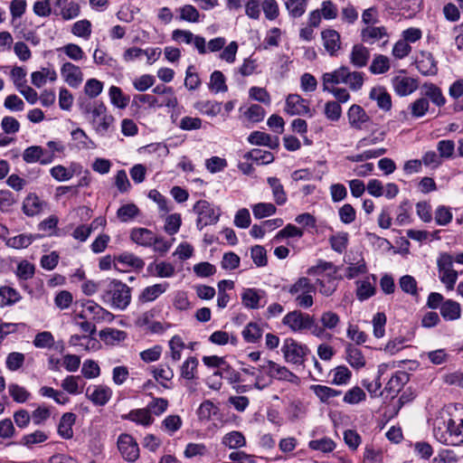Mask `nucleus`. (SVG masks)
Masks as SVG:
<instances>
[{"label": "nucleus", "instance_id": "dca6fc26", "mask_svg": "<svg viewBox=\"0 0 463 463\" xmlns=\"http://www.w3.org/2000/svg\"><path fill=\"white\" fill-rule=\"evenodd\" d=\"M86 312L90 315V319L96 323L109 322L111 323L115 316L109 310L102 307L93 300L86 301Z\"/></svg>", "mask_w": 463, "mask_h": 463}, {"label": "nucleus", "instance_id": "2f4dec72", "mask_svg": "<svg viewBox=\"0 0 463 463\" xmlns=\"http://www.w3.org/2000/svg\"><path fill=\"white\" fill-rule=\"evenodd\" d=\"M346 360L349 364L355 369H360L365 365V358L362 351L351 344L345 347Z\"/></svg>", "mask_w": 463, "mask_h": 463}, {"label": "nucleus", "instance_id": "4d7b16f0", "mask_svg": "<svg viewBox=\"0 0 463 463\" xmlns=\"http://www.w3.org/2000/svg\"><path fill=\"white\" fill-rule=\"evenodd\" d=\"M214 375H219L221 378L227 380L232 384L241 382V373L226 362L221 370H217L214 373Z\"/></svg>", "mask_w": 463, "mask_h": 463}, {"label": "nucleus", "instance_id": "ea45409f", "mask_svg": "<svg viewBox=\"0 0 463 463\" xmlns=\"http://www.w3.org/2000/svg\"><path fill=\"white\" fill-rule=\"evenodd\" d=\"M152 373L157 383L165 388H168L165 383L170 382L174 377V371L168 364H160L159 366L155 367Z\"/></svg>", "mask_w": 463, "mask_h": 463}, {"label": "nucleus", "instance_id": "2eb2a0df", "mask_svg": "<svg viewBox=\"0 0 463 463\" xmlns=\"http://www.w3.org/2000/svg\"><path fill=\"white\" fill-rule=\"evenodd\" d=\"M47 206V203L42 200L35 193H30L23 201L22 211L28 217L39 215Z\"/></svg>", "mask_w": 463, "mask_h": 463}, {"label": "nucleus", "instance_id": "473e14b6", "mask_svg": "<svg viewBox=\"0 0 463 463\" xmlns=\"http://www.w3.org/2000/svg\"><path fill=\"white\" fill-rule=\"evenodd\" d=\"M71 135L79 149H94L97 147L95 142L80 128L72 130Z\"/></svg>", "mask_w": 463, "mask_h": 463}, {"label": "nucleus", "instance_id": "338daca9", "mask_svg": "<svg viewBox=\"0 0 463 463\" xmlns=\"http://www.w3.org/2000/svg\"><path fill=\"white\" fill-rule=\"evenodd\" d=\"M109 95L110 101L114 106L119 109H125L128 106L129 98L123 94L120 88L117 86H111L109 90Z\"/></svg>", "mask_w": 463, "mask_h": 463}, {"label": "nucleus", "instance_id": "13d9d810", "mask_svg": "<svg viewBox=\"0 0 463 463\" xmlns=\"http://www.w3.org/2000/svg\"><path fill=\"white\" fill-rule=\"evenodd\" d=\"M59 219L56 215H50L38 224V230L43 232L48 236H58L57 225Z\"/></svg>", "mask_w": 463, "mask_h": 463}, {"label": "nucleus", "instance_id": "c85d7f7f", "mask_svg": "<svg viewBox=\"0 0 463 463\" xmlns=\"http://www.w3.org/2000/svg\"><path fill=\"white\" fill-rule=\"evenodd\" d=\"M99 336L106 345H114L124 341L127 338V333L117 328L107 327L99 331Z\"/></svg>", "mask_w": 463, "mask_h": 463}, {"label": "nucleus", "instance_id": "c03bdc74", "mask_svg": "<svg viewBox=\"0 0 463 463\" xmlns=\"http://www.w3.org/2000/svg\"><path fill=\"white\" fill-rule=\"evenodd\" d=\"M408 379V374L405 373H399L395 375L392 376L391 379L388 381L384 387V392H388L391 395H395L398 393L403 384L405 383L406 380Z\"/></svg>", "mask_w": 463, "mask_h": 463}, {"label": "nucleus", "instance_id": "864d4df0", "mask_svg": "<svg viewBox=\"0 0 463 463\" xmlns=\"http://www.w3.org/2000/svg\"><path fill=\"white\" fill-rule=\"evenodd\" d=\"M346 81L345 85L353 91L360 90L364 85V73L361 71H351L350 68H347Z\"/></svg>", "mask_w": 463, "mask_h": 463}, {"label": "nucleus", "instance_id": "20e7f679", "mask_svg": "<svg viewBox=\"0 0 463 463\" xmlns=\"http://www.w3.org/2000/svg\"><path fill=\"white\" fill-rule=\"evenodd\" d=\"M282 290L294 298L298 307L307 309L314 304L312 294L316 293L317 288L308 278L301 277L294 284L283 287Z\"/></svg>", "mask_w": 463, "mask_h": 463}, {"label": "nucleus", "instance_id": "37998d69", "mask_svg": "<svg viewBox=\"0 0 463 463\" xmlns=\"http://www.w3.org/2000/svg\"><path fill=\"white\" fill-rule=\"evenodd\" d=\"M222 442L229 449H240L246 445L244 435L241 431L237 430L225 434Z\"/></svg>", "mask_w": 463, "mask_h": 463}, {"label": "nucleus", "instance_id": "6e6552de", "mask_svg": "<svg viewBox=\"0 0 463 463\" xmlns=\"http://www.w3.org/2000/svg\"><path fill=\"white\" fill-rule=\"evenodd\" d=\"M281 351L288 363L302 364L308 348L293 338H287L284 340Z\"/></svg>", "mask_w": 463, "mask_h": 463}, {"label": "nucleus", "instance_id": "412c9836", "mask_svg": "<svg viewBox=\"0 0 463 463\" xmlns=\"http://www.w3.org/2000/svg\"><path fill=\"white\" fill-rule=\"evenodd\" d=\"M422 96L432 102L435 106L441 108L446 104V98L441 89L434 83H424L421 87Z\"/></svg>", "mask_w": 463, "mask_h": 463}, {"label": "nucleus", "instance_id": "9d476101", "mask_svg": "<svg viewBox=\"0 0 463 463\" xmlns=\"http://www.w3.org/2000/svg\"><path fill=\"white\" fill-rule=\"evenodd\" d=\"M261 370L265 371L266 373L279 381H287L289 383H298V377L289 371L286 366L279 365V364L268 360L260 365Z\"/></svg>", "mask_w": 463, "mask_h": 463}, {"label": "nucleus", "instance_id": "aec40b11", "mask_svg": "<svg viewBox=\"0 0 463 463\" xmlns=\"http://www.w3.org/2000/svg\"><path fill=\"white\" fill-rule=\"evenodd\" d=\"M416 67L420 74L424 76H434L438 73L437 61L430 52H421L416 61Z\"/></svg>", "mask_w": 463, "mask_h": 463}, {"label": "nucleus", "instance_id": "49530a36", "mask_svg": "<svg viewBox=\"0 0 463 463\" xmlns=\"http://www.w3.org/2000/svg\"><path fill=\"white\" fill-rule=\"evenodd\" d=\"M242 337L245 342L255 344L262 336V329L257 323H249L241 332Z\"/></svg>", "mask_w": 463, "mask_h": 463}, {"label": "nucleus", "instance_id": "4c0bfd02", "mask_svg": "<svg viewBox=\"0 0 463 463\" xmlns=\"http://www.w3.org/2000/svg\"><path fill=\"white\" fill-rule=\"evenodd\" d=\"M21 299L20 293L14 288L0 287V307L12 306Z\"/></svg>", "mask_w": 463, "mask_h": 463}, {"label": "nucleus", "instance_id": "5701e85b", "mask_svg": "<svg viewBox=\"0 0 463 463\" xmlns=\"http://www.w3.org/2000/svg\"><path fill=\"white\" fill-rule=\"evenodd\" d=\"M349 124L355 129H362L370 118L359 105H352L347 112Z\"/></svg>", "mask_w": 463, "mask_h": 463}, {"label": "nucleus", "instance_id": "393cba45", "mask_svg": "<svg viewBox=\"0 0 463 463\" xmlns=\"http://www.w3.org/2000/svg\"><path fill=\"white\" fill-rule=\"evenodd\" d=\"M169 284L168 282L165 281L152 286H148L141 291L138 297V300L141 303L152 302L156 300L163 293H165L167 290Z\"/></svg>", "mask_w": 463, "mask_h": 463}, {"label": "nucleus", "instance_id": "0e129e2a", "mask_svg": "<svg viewBox=\"0 0 463 463\" xmlns=\"http://www.w3.org/2000/svg\"><path fill=\"white\" fill-rule=\"evenodd\" d=\"M277 208L271 203H259L252 206V213L256 219H262L276 213Z\"/></svg>", "mask_w": 463, "mask_h": 463}, {"label": "nucleus", "instance_id": "4468645a", "mask_svg": "<svg viewBox=\"0 0 463 463\" xmlns=\"http://www.w3.org/2000/svg\"><path fill=\"white\" fill-rule=\"evenodd\" d=\"M112 390L104 384L89 386L86 397L96 406L106 405L112 397Z\"/></svg>", "mask_w": 463, "mask_h": 463}, {"label": "nucleus", "instance_id": "bf43d9fd", "mask_svg": "<svg viewBox=\"0 0 463 463\" xmlns=\"http://www.w3.org/2000/svg\"><path fill=\"white\" fill-rule=\"evenodd\" d=\"M437 150L442 161L451 159L455 153V142L449 139H442L438 142Z\"/></svg>", "mask_w": 463, "mask_h": 463}, {"label": "nucleus", "instance_id": "ddd939ff", "mask_svg": "<svg viewBox=\"0 0 463 463\" xmlns=\"http://www.w3.org/2000/svg\"><path fill=\"white\" fill-rule=\"evenodd\" d=\"M266 292L254 288H245L241 293L242 305L250 309H259L266 305Z\"/></svg>", "mask_w": 463, "mask_h": 463}, {"label": "nucleus", "instance_id": "bb28decb", "mask_svg": "<svg viewBox=\"0 0 463 463\" xmlns=\"http://www.w3.org/2000/svg\"><path fill=\"white\" fill-rule=\"evenodd\" d=\"M154 234L146 228H134L130 232V240L142 247H152Z\"/></svg>", "mask_w": 463, "mask_h": 463}, {"label": "nucleus", "instance_id": "3c124183", "mask_svg": "<svg viewBox=\"0 0 463 463\" xmlns=\"http://www.w3.org/2000/svg\"><path fill=\"white\" fill-rule=\"evenodd\" d=\"M319 292L326 296L330 297L336 290L337 281L335 277L325 276L322 279H317Z\"/></svg>", "mask_w": 463, "mask_h": 463}, {"label": "nucleus", "instance_id": "58836bf2", "mask_svg": "<svg viewBox=\"0 0 463 463\" xmlns=\"http://www.w3.org/2000/svg\"><path fill=\"white\" fill-rule=\"evenodd\" d=\"M332 250L339 254L345 252L348 246L349 235L345 232H339L328 239Z\"/></svg>", "mask_w": 463, "mask_h": 463}, {"label": "nucleus", "instance_id": "79ce46f5", "mask_svg": "<svg viewBox=\"0 0 463 463\" xmlns=\"http://www.w3.org/2000/svg\"><path fill=\"white\" fill-rule=\"evenodd\" d=\"M386 36L388 34L384 26H367L361 31L362 40L366 43L377 41Z\"/></svg>", "mask_w": 463, "mask_h": 463}, {"label": "nucleus", "instance_id": "c9c22d12", "mask_svg": "<svg viewBox=\"0 0 463 463\" xmlns=\"http://www.w3.org/2000/svg\"><path fill=\"white\" fill-rule=\"evenodd\" d=\"M356 298L360 301H364L373 297L376 288L375 286L370 282V279L366 278L363 280H357L356 282Z\"/></svg>", "mask_w": 463, "mask_h": 463}, {"label": "nucleus", "instance_id": "4be33fe9", "mask_svg": "<svg viewBox=\"0 0 463 463\" xmlns=\"http://www.w3.org/2000/svg\"><path fill=\"white\" fill-rule=\"evenodd\" d=\"M392 87L401 97L408 96L418 87L417 81L410 77L396 76L392 80Z\"/></svg>", "mask_w": 463, "mask_h": 463}, {"label": "nucleus", "instance_id": "1a4fd4ad", "mask_svg": "<svg viewBox=\"0 0 463 463\" xmlns=\"http://www.w3.org/2000/svg\"><path fill=\"white\" fill-rule=\"evenodd\" d=\"M118 448L123 458L135 462L139 458V447L135 439L129 434H121L118 439Z\"/></svg>", "mask_w": 463, "mask_h": 463}, {"label": "nucleus", "instance_id": "8fccbe9b", "mask_svg": "<svg viewBox=\"0 0 463 463\" xmlns=\"http://www.w3.org/2000/svg\"><path fill=\"white\" fill-rule=\"evenodd\" d=\"M390 70V60L387 56L377 54L374 56L369 71L373 74H383Z\"/></svg>", "mask_w": 463, "mask_h": 463}, {"label": "nucleus", "instance_id": "a19ab883", "mask_svg": "<svg viewBox=\"0 0 463 463\" xmlns=\"http://www.w3.org/2000/svg\"><path fill=\"white\" fill-rule=\"evenodd\" d=\"M310 390L313 391V392L316 394V396L322 402H328L331 398L339 396L342 392L339 390L333 389L331 387L326 386V385H311Z\"/></svg>", "mask_w": 463, "mask_h": 463}, {"label": "nucleus", "instance_id": "f8f14e48", "mask_svg": "<svg viewBox=\"0 0 463 463\" xmlns=\"http://www.w3.org/2000/svg\"><path fill=\"white\" fill-rule=\"evenodd\" d=\"M285 110L289 115H308L310 118L314 115L310 111L309 101L298 94H289L287 97Z\"/></svg>", "mask_w": 463, "mask_h": 463}, {"label": "nucleus", "instance_id": "e2e57ef3", "mask_svg": "<svg viewBox=\"0 0 463 463\" xmlns=\"http://www.w3.org/2000/svg\"><path fill=\"white\" fill-rule=\"evenodd\" d=\"M209 341L211 343H213L214 345H224L228 344L229 342L232 345H236L238 343V339L235 335H230L228 332L222 331V330L213 332L210 335Z\"/></svg>", "mask_w": 463, "mask_h": 463}, {"label": "nucleus", "instance_id": "e433bc0d", "mask_svg": "<svg viewBox=\"0 0 463 463\" xmlns=\"http://www.w3.org/2000/svg\"><path fill=\"white\" fill-rule=\"evenodd\" d=\"M268 184L271 187L273 198L278 205L286 203L288 197L280 180L277 177H269Z\"/></svg>", "mask_w": 463, "mask_h": 463}, {"label": "nucleus", "instance_id": "f3484780", "mask_svg": "<svg viewBox=\"0 0 463 463\" xmlns=\"http://www.w3.org/2000/svg\"><path fill=\"white\" fill-rule=\"evenodd\" d=\"M348 66L342 65L339 68L334 70L330 72H325L322 75V85L323 90H329V88L335 87V85H338L340 83H344L346 81Z\"/></svg>", "mask_w": 463, "mask_h": 463}, {"label": "nucleus", "instance_id": "6e6d98bb", "mask_svg": "<svg viewBox=\"0 0 463 463\" xmlns=\"http://www.w3.org/2000/svg\"><path fill=\"white\" fill-rule=\"evenodd\" d=\"M307 0H287L285 5L288 14L293 18L302 16L307 9Z\"/></svg>", "mask_w": 463, "mask_h": 463}, {"label": "nucleus", "instance_id": "7c9ffc66", "mask_svg": "<svg viewBox=\"0 0 463 463\" xmlns=\"http://www.w3.org/2000/svg\"><path fill=\"white\" fill-rule=\"evenodd\" d=\"M122 419L134 421L143 426H149L154 420L146 408L131 410L128 414L123 415Z\"/></svg>", "mask_w": 463, "mask_h": 463}, {"label": "nucleus", "instance_id": "f257e3e1", "mask_svg": "<svg viewBox=\"0 0 463 463\" xmlns=\"http://www.w3.org/2000/svg\"><path fill=\"white\" fill-rule=\"evenodd\" d=\"M433 435L445 445L463 444V405L449 403L442 408L434 420Z\"/></svg>", "mask_w": 463, "mask_h": 463}, {"label": "nucleus", "instance_id": "b1692460", "mask_svg": "<svg viewBox=\"0 0 463 463\" xmlns=\"http://www.w3.org/2000/svg\"><path fill=\"white\" fill-rule=\"evenodd\" d=\"M370 59L368 48L361 43L354 44L350 53V62L355 68H364L367 65Z\"/></svg>", "mask_w": 463, "mask_h": 463}, {"label": "nucleus", "instance_id": "423d86ee", "mask_svg": "<svg viewBox=\"0 0 463 463\" xmlns=\"http://www.w3.org/2000/svg\"><path fill=\"white\" fill-rule=\"evenodd\" d=\"M91 118L92 128L100 137L108 135L115 121L114 117L108 113L107 108L102 102H94Z\"/></svg>", "mask_w": 463, "mask_h": 463}, {"label": "nucleus", "instance_id": "7ed1b4c3", "mask_svg": "<svg viewBox=\"0 0 463 463\" xmlns=\"http://www.w3.org/2000/svg\"><path fill=\"white\" fill-rule=\"evenodd\" d=\"M100 299L113 309L125 310L131 302V288L118 279H111L103 289Z\"/></svg>", "mask_w": 463, "mask_h": 463}, {"label": "nucleus", "instance_id": "052dcab7", "mask_svg": "<svg viewBox=\"0 0 463 463\" xmlns=\"http://www.w3.org/2000/svg\"><path fill=\"white\" fill-rule=\"evenodd\" d=\"M139 214L138 207L134 203L120 206L117 211V216L122 222H127Z\"/></svg>", "mask_w": 463, "mask_h": 463}, {"label": "nucleus", "instance_id": "09e8293b", "mask_svg": "<svg viewBox=\"0 0 463 463\" xmlns=\"http://www.w3.org/2000/svg\"><path fill=\"white\" fill-rule=\"evenodd\" d=\"M36 237H38V235L34 236L33 234H19L9 238L6 241V245L10 248L17 250L24 249L30 246Z\"/></svg>", "mask_w": 463, "mask_h": 463}, {"label": "nucleus", "instance_id": "a18cd8bd", "mask_svg": "<svg viewBox=\"0 0 463 463\" xmlns=\"http://www.w3.org/2000/svg\"><path fill=\"white\" fill-rule=\"evenodd\" d=\"M8 393L17 403H24L31 398V392L25 387L14 383H9Z\"/></svg>", "mask_w": 463, "mask_h": 463}, {"label": "nucleus", "instance_id": "39448f33", "mask_svg": "<svg viewBox=\"0 0 463 463\" xmlns=\"http://www.w3.org/2000/svg\"><path fill=\"white\" fill-rule=\"evenodd\" d=\"M436 263L440 282L447 290H453L458 279V272L454 269L453 255L449 252H440Z\"/></svg>", "mask_w": 463, "mask_h": 463}, {"label": "nucleus", "instance_id": "774afa93", "mask_svg": "<svg viewBox=\"0 0 463 463\" xmlns=\"http://www.w3.org/2000/svg\"><path fill=\"white\" fill-rule=\"evenodd\" d=\"M430 109V102L427 98L423 96L414 100L410 105L411 114L413 118H421L423 117Z\"/></svg>", "mask_w": 463, "mask_h": 463}, {"label": "nucleus", "instance_id": "0eeeda50", "mask_svg": "<svg viewBox=\"0 0 463 463\" xmlns=\"http://www.w3.org/2000/svg\"><path fill=\"white\" fill-rule=\"evenodd\" d=\"M194 211L198 215L196 227L199 231L207 225L215 224L219 221L220 213L205 200L198 201L194 206Z\"/></svg>", "mask_w": 463, "mask_h": 463}, {"label": "nucleus", "instance_id": "69168bd1", "mask_svg": "<svg viewBox=\"0 0 463 463\" xmlns=\"http://www.w3.org/2000/svg\"><path fill=\"white\" fill-rule=\"evenodd\" d=\"M35 266L30 261L24 260L17 265L15 275L21 280H28L34 276Z\"/></svg>", "mask_w": 463, "mask_h": 463}, {"label": "nucleus", "instance_id": "de8ad7c7", "mask_svg": "<svg viewBox=\"0 0 463 463\" xmlns=\"http://www.w3.org/2000/svg\"><path fill=\"white\" fill-rule=\"evenodd\" d=\"M245 157L258 164L268 165L274 161V156L269 151L254 148L245 155Z\"/></svg>", "mask_w": 463, "mask_h": 463}, {"label": "nucleus", "instance_id": "c756f323", "mask_svg": "<svg viewBox=\"0 0 463 463\" xmlns=\"http://www.w3.org/2000/svg\"><path fill=\"white\" fill-rule=\"evenodd\" d=\"M440 314L445 320H457L461 316V307L457 301L447 299L440 307Z\"/></svg>", "mask_w": 463, "mask_h": 463}, {"label": "nucleus", "instance_id": "603ef678", "mask_svg": "<svg viewBox=\"0 0 463 463\" xmlns=\"http://www.w3.org/2000/svg\"><path fill=\"white\" fill-rule=\"evenodd\" d=\"M170 349V357L174 363L178 362L182 357V352L185 348V344L178 335H174L168 343Z\"/></svg>", "mask_w": 463, "mask_h": 463}, {"label": "nucleus", "instance_id": "72a5a7b5", "mask_svg": "<svg viewBox=\"0 0 463 463\" xmlns=\"http://www.w3.org/2000/svg\"><path fill=\"white\" fill-rule=\"evenodd\" d=\"M147 271L159 278H171L175 274V267L169 262L150 263Z\"/></svg>", "mask_w": 463, "mask_h": 463}, {"label": "nucleus", "instance_id": "cd10ccee", "mask_svg": "<svg viewBox=\"0 0 463 463\" xmlns=\"http://www.w3.org/2000/svg\"><path fill=\"white\" fill-rule=\"evenodd\" d=\"M369 97L377 102L379 109L389 111L392 109V97L384 88H373Z\"/></svg>", "mask_w": 463, "mask_h": 463}, {"label": "nucleus", "instance_id": "680f3d73", "mask_svg": "<svg viewBox=\"0 0 463 463\" xmlns=\"http://www.w3.org/2000/svg\"><path fill=\"white\" fill-rule=\"evenodd\" d=\"M224 74L220 71H214L210 77L209 88L215 92H225L228 87Z\"/></svg>", "mask_w": 463, "mask_h": 463}, {"label": "nucleus", "instance_id": "f03ea898", "mask_svg": "<svg viewBox=\"0 0 463 463\" xmlns=\"http://www.w3.org/2000/svg\"><path fill=\"white\" fill-rule=\"evenodd\" d=\"M282 324L288 326L294 333H310L318 338H328L330 335L325 333L317 323L314 316L302 312L301 310H293L288 312L282 318Z\"/></svg>", "mask_w": 463, "mask_h": 463}, {"label": "nucleus", "instance_id": "f704fd0d", "mask_svg": "<svg viewBox=\"0 0 463 463\" xmlns=\"http://www.w3.org/2000/svg\"><path fill=\"white\" fill-rule=\"evenodd\" d=\"M199 362L195 356L187 357L180 367L181 377L191 381L196 378Z\"/></svg>", "mask_w": 463, "mask_h": 463}, {"label": "nucleus", "instance_id": "5fc2aeb1", "mask_svg": "<svg viewBox=\"0 0 463 463\" xmlns=\"http://www.w3.org/2000/svg\"><path fill=\"white\" fill-rule=\"evenodd\" d=\"M195 108L203 114L215 117L222 110V103L215 100L199 101L196 103Z\"/></svg>", "mask_w": 463, "mask_h": 463}, {"label": "nucleus", "instance_id": "9b49d317", "mask_svg": "<svg viewBox=\"0 0 463 463\" xmlns=\"http://www.w3.org/2000/svg\"><path fill=\"white\" fill-rule=\"evenodd\" d=\"M23 159L27 164L40 163L45 165L53 161V155L41 146H31L24 149Z\"/></svg>", "mask_w": 463, "mask_h": 463}, {"label": "nucleus", "instance_id": "6ab92c4d", "mask_svg": "<svg viewBox=\"0 0 463 463\" xmlns=\"http://www.w3.org/2000/svg\"><path fill=\"white\" fill-rule=\"evenodd\" d=\"M323 45L330 56H336L341 48V37L337 31L326 29L321 33Z\"/></svg>", "mask_w": 463, "mask_h": 463}, {"label": "nucleus", "instance_id": "a211bd4d", "mask_svg": "<svg viewBox=\"0 0 463 463\" xmlns=\"http://www.w3.org/2000/svg\"><path fill=\"white\" fill-rule=\"evenodd\" d=\"M64 80L72 88H78L83 80V73L79 66L65 62L61 68Z\"/></svg>", "mask_w": 463, "mask_h": 463}, {"label": "nucleus", "instance_id": "a878e982", "mask_svg": "<svg viewBox=\"0 0 463 463\" xmlns=\"http://www.w3.org/2000/svg\"><path fill=\"white\" fill-rule=\"evenodd\" d=\"M77 416L73 412H65L60 419L58 424V434L65 439H70L73 437L72 426L75 424Z\"/></svg>", "mask_w": 463, "mask_h": 463}]
</instances>
